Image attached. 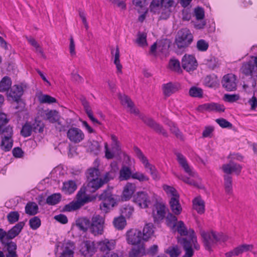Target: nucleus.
Instances as JSON below:
<instances>
[{
	"instance_id": "1",
	"label": "nucleus",
	"mask_w": 257,
	"mask_h": 257,
	"mask_svg": "<svg viewBox=\"0 0 257 257\" xmlns=\"http://www.w3.org/2000/svg\"><path fill=\"white\" fill-rule=\"evenodd\" d=\"M100 173L96 167H92L87 169L86 175L88 184L86 187L80 188L77 194V201H73L66 205L63 210L71 212L79 209L84 204L90 202L95 198L86 194V192L93 193L101 187V182H98Z\"/></svg>"
},
{
	"instance_id": "2",
	"label": "nucleus",
	"mask_w": 257,
	"mask_h": 257,
	"mask_svg": "<svg viewBox=\"0 0 257 257\" xmlns=\"http://www.w3.org/2000/svg\"><path fill=\"white\" fill-rule=\"evenodd\" d=\"M241 70L245 75L250 76L246 81V83L243 84V88L244 89L248 87L254 88L256 85L257 56L251 57V59L248 62L243 64Z\"/></svg>"
},
{
	"instance_id": "3",
	"label": "nucleus",
	"mask_w": 257,
	"mask_h": 257,
	"mask_svg": "<svg viewBox=\"0 0 257 257\" xmlns=\"http://www.w3.org/2000/svg\"><path fill=\"white\" fill-rule=\"evenodd\" d=\"M201 235L203 238L204 244L207 250H210L211 248L218 243L224 242L228 239V236L222 233L214 231L205 232L201 231Z\"/></svg>"
},
{
	"instance_id": "4",
	"label": "nucleus",
	"mask_w": 257,
	"mask_h": 257,
	"mask_svg": "<svg viewBox=\"0 0 257 257\" xmlns=\"http://www.w3.org/2000/svg\"><path fill=\"white\" fill-rule=\"evenodd\" d=\"M126 240L129 244L145 245V228L143 231L137 229H131L125 234Z\"/></svg>"
},
{
	"instance_id": "5",
	"label": "nucleus",
	"mask_w": 257,
	"mask_h": 257,
	"mask_svg": "<svg viewBox=\"0 0 257 257\" xmlns=\"http://www.w3.org/2000/svg\"><path fill=\"white\" fill-rule=\"evenodd\" d=\"M99 198L102 201L100 204V209L105 213L108 212L116 204V199L109 189L104 190L99 195Z\"/></svg>"
},
{
	"instance_id": "6",
	"label": "nucleus",
	"mask_w": 257,
	"mask_h": 257,
	"mask_svg": "<svg viewBox=\"0 0 257 257\" xmlns=\"http://www.w3.org/2000/svg\"><path fill=\"white\" fill-rule=\"evenodd\" d=\"M190 240H187L186 238H182L179 240L181 244H182L185 250V254L183 257H192L193 255V251L192 248V244L194 247L196 249H199V245L197 242V238L193 230H190Z\"/></svg>"
},
{
	"instance_id": "7",
	"label": "nucleus",
	"mask_w": 257,
	"mask_h": 257,
	"mask_svg": "<svg viewBox=\"0 0 257 257\" xmlns=\"http://www.w3.org/2000/svg\"><path fill=\"white\" fill-rule=\"evenodd\" d=\"M193 41V36L189 30L183 28L180 30L175 38V44L179 48L188 47Z\"/></svg>"
},
{
	"instance_id": "8",
	"label": "nucleus",
	"mask_w": 257,
	"mask_h": 257,
	"mask_svg": "<svg viewBox=\"0 0 257 257\" xmlns=\"http://www.w3.org/2000/svg\"><path fill=\"white\" fill-rule=\"evenodd\" d=\"M168 209L162 202L156 203L152 210V216L155 223H159L165 218L168 212Z\"/></svg>"
},
{
	"instance_id": "9",
	"label": "nucleus",
	"mask_w": 257,
	"mask_h": 257,
	"mask_svg": "<svg viewBox=\"0 0 257 257\" xmlns=\"http://www.w3.org/2000/svg\"><path fill=\"white\" fill-rule=\"evenodd\" d=\"M104 218L99 215H94L91 219L90 231L94 235H101L103 233Z\"/></svg>"
},
{
	"instance_id": "10",
	"label": "nucleus",
	"mask_w": 257,
	"mask_h": 257,
	"mask_svg": "<svg viewBox=\"0 0 257 257\" xmlns=\"http://www.w3.org/2000/svg\"><path fill=\"white\" fill-rule=\"evenodd\" d=\"M247 251L251 252L255 256L257 257V249H254V246L251 244H242L232 250L225 253L226 257H232L234 256H238L244 252Z\"/></svg>"
},
{
	"instance_id": "11",
	"label": "nucleus",
	"mask_w": 257,
	"mask_h": 257,
	"mask_svg": "<svg viewBox=\"0 0 257 257\" xmlns=\"http://www.w3.org/2000/svg\"><path fill=\"white\" fill-rule=\"evenodd\" d=\"M67 137L71 143L78 144L84 139L85 135L80 128L71 127L67 132Z\"/></svg>"
},
{
	"instance_id": "12",
	"label": "nucleus",
	"mask_w": 257,
	"mask_h": 257,
	"mask_svg": "<svg viewBox=\"0 0 257 257\" xmlns=\"http://www.w3.org/2000/svg\"><path fill=\"white\" fill-rule=\"evenodd\" d=\"M182 66L187 72L194 70L197 66L195 58L191 55L185 54L182 59Z\"/></svg>"
},
{
	"instance_id": "13",
	"label": "nucleus",
	"mask_w": 257,
	"mask_h": 257,
	"mask_svg": "<svg viewBox=\"0 0 257 257\" xmlns=\"http://www.w3.org/2000/svg\"><path fill=\"white\" fill-rule=\"evenodd\" d=\"M96 251L94 243L90 240L83 242L80 245V252L84 256H91Z\"/></svg>"
},
{
	"instance_id": "14",
	"label": "nucleus",
	"mask_w": 257,
	"mask_h": 257,
	"mask_svg": "<svg viewBox=\"0 0 257 257\" xmlns=\"http://www.w3.org/2000/svg\"><path fill=\"white\" fill-rule=\"evenodd\" d=\"M222 84L227 91H233L236 89V77L234 74L225 75L222 80Z\"/></svg>"
},
{
	"instance_id": "15",
	"label": "nucleus",
	"mask_w": 257,
	"mask_h": 257,
	"mask_svg": "<svg viewBox=\"0 0 257 257\" xmlns=\"http://www.w3.org/2000/svg\"><path fill=\"white\" fill-rule=\"evenodd\" d=\"M222 171L226 175H229L234 173L236 175H238L241 171L242 167L238 164L235 163L230 161L227 164H225L222 166Z\"/></svg>"
},
{
	"instance_id": "16",
	"label": "nucleus",
	"mask_w": 257,
	"mask_h": 257,
	"mask_svg": "<svg viewBox=\"0 0 257 257\" xmlns=\"http://www.w3.org/2000/svg\"><path fill=\"white\" fill-rule=\"evenodd\" d=\"M115 241L113 239H104L98 242V246L100 251L105 254L109 252L115 248Z\"/></svg>"
},
{
	"instance_id": "17",
	"label": "nucleus",
	"mask_w": 257,
	"mask_h": 257,
	"mask_svg": "<svg viewBox=\"0 0 257 257\" xmlns=\"http://www.w3.org/2000/svg\"><path fill=\"white\" fill-rule=\"evenodd\" d=\"M23 92L24 89L22 85H14L8 92V97H11L14 101L18 102Z\"/></svg>"
},
{
	"instance_id": "18",
	"label": "nucleus",
	"mask_w": 257,
	"mask_h": 257,
	"mask_svg": "<svg viewBox=\"0 0 257 257\" xmlns=\"http://www.w3.org/2000/svg\"><path fill=\"white\" fill-rule=\"evenodd\" d=\"M176 155L177 157V160L178 161L179 165L184 169V171L190 176H195V173L189 167L186 158L180 153H176Z\"/></svg>"
},
{
	"instance_id": "19",
	"label": "nucleus",
	"mask_w": 257,
	"mask_h": 257,
	"mask_svg": "<svg viewBox=\"0 0 257 257\" xmlns=\"http://www.w3.org/2000/svg\"><path fill=\"white\" fill-rule=\"evenodd\" d=\"M24 225V222H19L7 232V238L8 239V241H9L17 236L20 233Z\"/></svg>"
},
{
	"instance_id": "20",
	"label": "nucleus",
	"mask_w": 257,
	"mask_h": 257,
	"mask_svg": "<svg viewBox=\"0 0 257 257\" xmlns=\"http://www.w3.org/2000/svg\"><path fill=\"white\" fill-rule=\"evenodd\" d=\"M80 100L82 105L83 106L85 112L92 122L99 125L101 124V122L93 116L91 108L86 98L84 97H82L80 98Z\"/></svg>"
},
{
	"instance_id": "21",
	"label": "nucleus",
	"mask_w": 257,
	"mask_h": 257,
	"mask_svg": "<svg viewBox=\"0 0 257 257\" xmlns=\"http://www.w3.org/2000/svg\"><path fill=\"white\" fill-rule=\"evenodd\" d=\"M146 124L153 129L157 133L161 134L164 137L168 136L167 132L164 129L162 126L155 122L151 118H148L146 119Z\"/></svg>"
},
{
	"instance_id": "22",
	"label": "nucleus",
	"mask_w": 257,
	"mask_h": 257,
	"mask_svg": "<svg viewBox=\"0 0 257 257\" xmlns=\"http://www.w3.org/2000/svg\"><path fill=\"white\" fill-rule=\"evenodd\" d=\"M119 98L123 105H126V106L130 108V111L131 113H134L135 115L139 114L138 110L134 107V103L128 96L124 94H120L119 95Z\"/></svg>"
},
{
	"instance_id": "23",
	"label": "nucleus",
	"mask_w": 257,
	"mask_h": 257,
	"mask_svg": "<svg viewBox=\"0 0 257 257\" xmlns=\"http://www.w3.org/2000/svg\"><path fill=\"white\" fill-rule=\"evenodd\" d=\"M136 190V186L135 184L128 182L123 187L122 194V198L123 200L126 201L129 200L134 193Z\"/></svg>"
},
{
	"instance_id": "24",
	"label": "nucleus",
	"mask_w": 257,
	"mask_h": 257,
	"mask_svg": "<svg viewBox=\"0 0 257 257\" xmlns=\"http://www.w3.org/2000/svg\"><path fill=\"white\" fill-rule=\"evenodd\" d=\"M201 107L203 109L208 111L221 112L225 110V107L223 105L214 102L205 103Z\"/></svg>"
},
{
	"instance_id": "25",
	"label": "nucleus",
	"mask_w": 257,
	"mask_h": 257,
	"mask_svg": "<svg viewBox=\"0 0 257 257\" xmlns=\"http://www.w3.org/2000/svg\"><path fill=\"white\" fill-rule=\"evenodd\" d=\"M74 248V243L68 241L63 245V251L59 257H73Z\"/></svg>"
},
{
	"instance_id": "26",
	"label": "nucleus",
	"mask_w": 257,
	"mask_h": 257,
	"mask_svg": "<svg viewBox=\"0 0 257 257\" xmlns=\"http://www.w3.org/2000/svg\"><path fill=\"white\" fill-rule=\"evenodd\" d=\"M169 204L172 211L175 215H179L182 212V207L179 202V197L171 198Z\"/></svg>"
},
{
	"instance_id": "27",
	"label": "nucleus",
	"mask_w": 257,
	"mask_h": 257,
	"mask_svg": "<svg viewBox=\"0 0 257 257\" xmlns=\"http://www.w3.org/2000/svg\"><path fill=\"white\" fill-rule=\"evenodd\" d=\"M193 208L198 213L203 214L205 211V203L200 197L195 198L193 201Z\"/></svg>"
},
{
	"instance_id": "28",
	"label": "nucleus",
	"mask_w": 257,
	"mask_h": 257,
	"mask_svg": "<svg viewBox=\"0 0 257 257\" xmlns=\"http://www.w3.org/2000/svg\"><path fill=\"white\" fill-rule=\"evenodd\" d=\"M162 89L163 94L168 97L178 91L179 87L178 85L169 82L164 84Z\"/></svg>"
},
{
	"instance_id": "29",
	"label": "nucleus",
	"mask_w": 257,
	"mask_h": 257,
	"mask_svg": "<svg viewBox=\"0 0 257 257\" xmlns=\"http://www.w3.org/2000/svg\"><path fill=\"white\" fill-rule=\"evenodd\" d=\"M13 146V137H3L1 139L0 147L3 151L8 152L12 148Z\"/></svg>"
},
{
	"instance_id": "30",
	"label": "nucleus",
	"mask_w": 257,
	"mask_h": 257,
	"mask_svg": "<svg viewBox=\"0 0 257 257\" xmlns=\"http://www.w3.org/2000/svg\"><path fill=\"white\" fill-rule=\"evenodd\" d=\"M76 225L80 230L85 232L90 228V222L86 217H80L76 220Z\"/></svg>"
},
{
	"instance_id": "31",
	"label": "nucleus",
	"mask_w": 257,
	"mask_h": 257,
	"mask_svg": "<svg viewBox=\"0 0 257 257\" xmlns=\"http://www.w3.org/2000/svg\"><path fill=\"white\" fill-rule=\"evenodd\" d=\"M111 54L114 57L113 62L116 66L117 70L121 73L122 65L120 64L119 60V50L118 46H116V49L114 50V48H111Z\"/></svg>"
},
{
	"instance_id": "32",
	"label": "nucleus",
	"mask_w": 257,
	"mask_h": 257,
	"mask_svg": "<svg viewBox=\"0 0 257 257\" xmlns=\"http://www.w3.org/2000/svg\"><path fill=\"white\" fill-rule=\"evenodd\" d=\"M44 117L51 123L58 122L59 119L58 112L56 110H50L45 111Z\"/></svg>"
},
{
	"instance_id": "33",
	"label": "nucleus",
	"mask_w": 257,
	"mask_h": 257,
	"mask_svg": "<svg viewBox=\"0 0 257 257\" xmlns=\"http://www.w3.org/2000/svg\"><path fill=\"white\" fill-rule=\"evenodd\" d=\"M172 229L177 231L181 236L189 235V237L190 230H192V229L187 230L184 223L182 221H178L177 223L176 224L175 228Z\"/></svg>"
},
{
	"instance_id": "34",
	"label": "nucleus",
	"mask_w": 257,
	"mask_h": 257,
	"mask_svg": "<svg viewBox=\"0 0 257 257\" xmlns=\"http://www.w3.org/2000/svg\"><path fill=\"white\" fill-rule=\"evenodd\" d=\"M145 254V245H135L129 252V257H142Z\"/></svg>"
},
{
	"instance_id": "35",
	"label": "nucleus",
	"mask_w": 257,
	"mask_h": 257,
	"mask_svg": "<svg viewBox=\"0 0 257 257\" xmlns=\"http://www.w3.org/2000/svg\"><path fill=\"white\" fill-rule=\"evenodd\" d=\"M77 189L76 183L72 180L63 183L62 191L65 193L70 194L73 193Z\"/></svg>"
},
{
	"instance_id": "36",
	"label": "nucleus",
	"mask_w": 257,
	"mask_h": 257,
	"mask_svg": "<svg viewBox=\"0 0 257 257\" xmlns=\"http://www.w3.org/2000/svg\"><path fill=\"white\" fill-rule=\"evenodd\" d=\"M218 81L215 75H208L204 79V84L208 87H214L218 84Z\"/></svg>"
},
{
	"instance_id": "37",
	"label": "nucleus",
	"mask_w": 257,
	"mask_h": 257,
	"mask_svg": "<svg viewBox=\"0 0 257 257\" xmlns=\"http://www.w3.org/2000/svg\"><path fill=\"white\" fill-rule=\"evenodd\" d=\"M224 186L225 193L228 195L232 193V177L228 175H224Z\"/></svg>"
},
{
	"instance_id": "38",
	"label": "nucleus",
	"mask_w": 257,
	"mask_h": 257,
	"mask_svg": "<svg viewBox=\"0 0 257 257\" xmlns=\"http://www.w3.org/2000/svg\"><path fill=\"white\" fill-rule=\"evenodd\" d=\"M38 206L34 202H28L25 206V212L29 215H34L38 212Z\"/></svg>"
},
{
	"instance_id": "39",
	"label": "nucleus",
	"mask_w": 257,
	"mask_h": 257,
	"mask_svg": "<svg viewBox=\"0 0 257 257\" xmlns=\"http://www.w3.org/2000/svg\"><path fill=\"white\" fill-rule=\"evenodd\" d=\"M145 168L146 173L150 174L153 179L157 180L159 179L158 173L155 167L150 164L146 159Z\"/></svg>"
},
{
	"instance_id": "40",
	"label": "nucleus",
	"mask_w": 257,
	"mask_h": 257,
	"mask_svg": "<svg viewBox=\"0 0 257 257\" xmlns=\"http://www.w3.org/2000/svg\"><path fill=\"white\" fill-rule=\"evenodd\" d=\"M113 224L115 228L117 229H123L126 224L125 217L120 216L115 218L113 221Z\"/></svg>"
},
{
	"instance_id": "41",
	"label": "nucleus",
	"mask_w": 257,
	"mask_h": 257,
	"mask_svg": "<svg viewBox=\"0 0 257 257\" xmlns=\"http://www.w3.org/2000/svg\"><path fill=\"white\" fill-rule=\"evenodd\" d=\"M29 43L33 46L35 49L36 53L39 54L40 56L44 59H46V57L43 52L42 48L40 47L38 42L33 38H28Z\"/></svg>"
},
{
	"instance_id": "42",
	"label": "nucleus",
	"mask_w": 257,
	"mask_h": 257,
	"mask_svg": "<svg viewBox=\"0 0 257 257\" xmlns=\"http://www.w3.org/2000/svg\"><path fill=\"white\" fill-rule=\"evenodd\" d=\"M169 68L172 71H175L178 73H180L182 72L179 61L175 58L171 59L169 61Z\"/></svg>"
},
{
	"instance_id": "43",
	"label": "nucleus",
	"mask_w": 257,
	"mask_h": 257,
	"mask_svg": "<svg viewBox=\"0 0 257 257\" xmlns=\"http://www.w3.org/2000/svg\"><path fill=\"white\" fill-rule=\"evenodd\" d=\"M166 220L167 225L170 227L172 229H174L176 224L177 223V218L172 213L168 212L166 217Z\"/></svg>"
},
{
	"instance_id": "44",
	"label": "nucleus",
	"mask_w": 257,
	"mask_h": 257,
	"mask_svg": "<svg viewBox=\"0 0 257 257\" xmlns=\"http://www.w3.org/2000/svg\"><path fill=\"white\" fill-rule=\"evenodd\" d=\"M12 84L11 79L7 76L4 77L0 82V91L5 92L8 91Z\"/></svg>"
},
{
	"instance_id": "45",
	"label": "nucleus",
	"mask_w": 257,
	"mask_h": 257,
	"mask_svg": "<svg viewBox=\"0 0 257 257\" xmlns=\"http://www.w3.org/2000/svg\"><path fill=\"white\" fill-rule=\"evenodd\" d=\"M131 170L127 167H123L119 171V179L120 181L128 180L131 176Z\"/></svg>"
},
{
	"instance_id": "46",
	"label": "nucleus",
	"mask_w": 257,
	"mask_h": 257,
	"mask_svg": "<svg viewBox=\"0 0 257 257\" xmlns=\"http://www.w3.org/2000/svg\"><path fill=\"white\" fill-rule=\"evenodd\" d=\"M0 136L1 139L3 137H13V127L9 125L6 126H3L0 128Z\"/></svg>"
},
{
	"instance_id": "47",
	"label": "nucleus",
	"mask_w": 257,
	"mask_h": 257,
	"mask_svg": "<svg viewBox=\"0 0 257 257\" xmlns=\"http://www.w3.org/2000/svg\"><path fill=\"white\" fill-rule=\"evenodd\" d=\"M134 201L141 208L145 207V193L139 192L135 196Z\"/></svg>"
},
{
	"instance_id": "48",
	"label": "nucleus",
	"mask_w": 257,
	"mask_h": 257,
	"mask_svg": "<svg viewBox=\"0 0 257 257\" xmlns=\"http://www.w3.org/2000/svg\"><path fill=\"white\" fill-rule=\"evenodd\" d=\"M163 188L167 194L170 196L171 198H176L179 197L177 190L174 187L167 185H164L163 186Z\"/></svg>"
},
{
	"instance_id": "49",
	"label": "nucleus",
	"mask_w": 257,
	"mask_h": 257,
	"mask_svg": "<svg viewBox=\"0 0 257 257\" xmlns=\"http://www.w3.org/2000/svg\"><path fill=\"white\" fill-rule=\"evenodd\" d=\"M189 93L191 97L201 98L203 96V90L201 88L192 86L190 88Z\"/></svg>"
},
{
	"instance_id": "50",
	"label": "nucleus",
	"mask_w": 257,
	"mask_h": 257,
	"mask_svg": "<svg viewBox=\"0 0 257 257\" xmlns=\"http://www.w3.org/2000/svg\"><path fill=\"white\" fill-rule=\"evenodd\" d=\"M39 101L41 103H48L51 104L56 102V99L49 95L43 94L40 95L39 97Z\"/></svg>"
},
{
	"instance_id": "51",
	"label": "nucleus",
	"mask_w": 257,
	"mask_h": 257,
	"mask_svg": "<svg viewBox=\"0 0 257 257\" xmlns=\"http://www.w3.org/2000/svg\"><path fill=\"white\" fill-rule=\"evenodd\" d=\"M60 194H54L47 197L46 202L49 205H55L60 201Z\"/></svg>"
},
{
	"instance_id": "52",
	"label": "nucleus",
	"mask_w": 257,
	"mask_h": 257,
	"mask_svg": "<svg viewBox=\"0 0 257 257\" xmlns=\"http://www.w3.org/2000/svg\"><path fill=\"white\" fill-rule=\"evenodd\" d=\"M111 139L112 140V143L111 145V150L114 153H118L119 151H120L119 143L117 140V137L112 135L111 136Z\"/></svg>"
},
{
	"instance_id": "53",
	"label": "nucleus",
	"mask_w": 257,
	"mask_h": 257,
	"mask_svg": "<svg viewBox=\"0 0 257 257\" xmlns=\"http://www.w3.org/2000/svg\"><path fill=\"white\" fill-rule=\"evenodd\" d=\"M132 2L135 6V9L138 13H143L145 11V0H133Z\"/></svg>"
},
{
	"instance_id": "54",
	"label": "nucleus",
	"mask_w": 257,
	"mask_h": 257,
	"mask_svg": "<svg viewBox=\"0 0 257 257\" xmlns=\"http://www.w3.org/2000/svg\"><path fill=\"white\" fill-rule=\"evenodd\" d=\"M32 131V125L29 123H26L23 126L21 134L24 137H28L31 135Z\"/></svg>"
},
{
	"instance_id": "55",
	"label": "nucleus",
	"mask_w": 257,
	"mask_h": 257,
	"mask_svg": "<svg viewBox=\"0 0 257 257\" xmlns=\"http://www.w3.org/2000/svg\"><path fill=\"white\" fill-rule=\"evenodd\" d=\"M135 43L139 47H144L145 46V33L144 32L139 31L138 33Z\"/></svg>"
},
{
	"instance_id": "56",
	"label": "nucleus",
	"mask_w": 257,
	"mask_h": 257,
	"mask_svg": "<svg viewBox=\"0 0 257 257\" xmlns=\"http://www.w3.org/2000/svg\"><path fill=\"white\" fill-rule=\"evenodd\" d=\"M121 215L122 216H125L127 218H130L133 212H134V208L130 205H124L121 210Z\"/></svg>"
},
{
	"instance_id": "57",
	"label": "nucleus",
	"mask_w": 257,
	"mask_h": 257,
	"mask_svg": "<svg viewBox=\"0 0 257 257\" xmlns=\"http://www.w3.org/2000/svg\"><path fill=\"white\" fill-rule=\"evenodd\" d=\"M165 252L171 257H177L181 253L177 246H170L166 249Z\"/></svg>"
},
{
	"instance_id": "58",
	"label": "nucleus",
	"mask_w": 257,
	"mask_h": 257,
	"mask_svg": "<svg viewBox=\"0 0 257 257\" xmlns=\"http://www.w3.org/2000/svg\"><path fill=\"white\" fill-rule=\"evenodd\" d=\"M154 228L152 224H146V241L154 236Z\"/></svg>"
},
{
	"instance_id": "59",
	"label": "nucleus",
	"mask_w": 257,
	"mask_h": 257,
	"mask_svg": "<svg viewBox=\"0 0 257 257\" xmlns=\"http://www.w3.org/2000/svg\"><path fill=\"white\" fill-rule=\"evenodd\" d=\"M20 214L17 211H11L7 215L8 221L11 224L14 223L18 221Z\"/></svg>"
},
{
	"instance_id": "60",
	"label": "nucleus",
	"mask_w": 257,
	"mask_h": 257,
	"mask_svg": "<svg viewBox=\"0 0 257 257\" xmlns=\"http://www.w3.org/2000/svg\"><path fill=\"white\" fill-rule=\"evenodd\" d=\"M100 145L99 143L96 141H92L90 142L89 146L90 151L94 155H97L100 151Z\"/></svg>"
},
{
	"instance_id": "61",
	"label": "nucleus",
	"mask_w": 257,
	"mask_h": 257,
	"mask_svg": "<svg viewBox=\"0 0 257 257\" xmlns=\"http://www.w3.org/2000/svg\"><path fill=\"white\" fill-rule=\"evenodd\" d=\"M29 224L32 229L36 230L40 226L41 220L38 217L35 216L30 219Z\"/></svg>"
},
{
	"instance_id": "62",
	"label": "nucleus",
	"mask_w": 257,
	"mask_h": 257,
	"mask_svg": "<svg viewBox=\"0 0 257 257\" xmlns=\"http://www.w3.org/2000/svg\"><path fill=\"white\" fill-rule=\"evenodd\" d=\"M32 130L35 133H42L43 131L44 124L41 121L36 120L32 124Z\"/></svg>"
},
{
	"instance_id": "63",
	"label": "nucleus",
	"mask_w": 257,
	"mask_h": 257,
	"mask_svg": "<svg viewBox=\"0 0 257 257\" xmlns=\"http://www.w3.org/2000/svg\"><path fill=\"white\" fill-rule=\"evenodd\" d=\"M209 45L204 40L201 39L197 41L196 47L200 51H205L207 50Z\"/></svg>"
},
{
	"instance_id": "64",
	"label": "nucleus",
	"mask_w": 257,
	"mask_h": 257,
	"mask_svg": "<svg viewBox=\"0 0 257 257\" xmlns=\"http://www.w3.org/2000/svg\"><path fill=\"white\" fill-rule=\"evenodd\" d=\"M113 178V173L112 172H108L104 175L103 178H100L98 182H101V187H102L103 185H104L105 183H107L111 179H112Z\"/></svg>"
}]
</instances>
